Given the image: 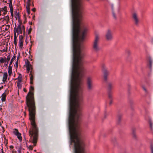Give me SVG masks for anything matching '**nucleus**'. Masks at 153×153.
Instances as JSON below:
<instances>
[{
	"label": "nucleus",
	"mask_w": 153,
	"mask_h": 153,
	"mask_svg": "<svg viewBox=\"0 0 153 153\" xmlns=\"http://www.w3.org/2000/svg\"><path fill=\"white\" fill-rule=\"evenodd\" d=\"M1 105H0V110H1Z\"/></svg>",
	"instance_id": "38"
},
{
	"label": "nucleus",
	"mask_w": 153,
	"mask_h": 153,
	"mask_svg": "<svg viewBox=\"0 0 153 153\" xmlns=\"http://www.w3.org/2000/svg\"><path fill=\"white\" fill-rule=\"evenodd\" d=\"M23 37L22 36H20L19 37V48H22L23 46Z\"/></svg>",
	"instance_id": "13"
},
{
	"label": "nucleus",
	"mask_w": 153,
	"mask_h": 153,
	"mask_svg": "<svg viewBox=\"0 0 153 153\" xmlns=\"http://www.w3.org/2000/svg\"><path fill=\"white\" fill-rule=\"evenodd\" d=\"M30 0H28L26 6V11L28 15L30 14Z\"/></svg>",
	"instance_id": "16"
},
{
	"label": "nucleus",
	"mask_w": 153,
	"mask_h": 153,
	"mask_svg": "<svg viewBox=\"0 0 153 153\" xmlns=\"http://www.w3.org/2000/svg\"><path fill=\"white\" fill-rule=\"evenodd\" d=\"M19 56L17 57V61H18V60H19Z\"/></svg>",
	"instance_id": "34"
},
{
	"label": "nucleus",
	"mask_w": 153,
	"mask_h": 153,
	"mask_svg": "<svg viewBox=\"0 0 153 153\" xmlns=\"http://www.w3.org/2000/svg\"><path fill=\"white\" fill-rule=\"evenodd\" d=\"M32 11L35 12V8H33V9H32Z\"/></svg>",
	"instance_id": "33"
},
{
	"label": "nucleus",
	"mask_w": 153,
	"mask_h": 153,
	"mask_svg": "<svg viewBox=\"0 0 153 153\" xmlns=\"http://www.w3.org/2000/svg\"><path fill=\"white\" fill-rule=\"evenodd\" d=\"M108 97L110 98H111L112 97V96L111 94H109L108 95Z\"/></svg>",
	"instance_id": "35"
},
{
	"label": "nucleus",
	"mask_w": 153,
	"mask_h": 153,
	"mask_svg": "<svg viewBox=\"0 0 153 153\" xmlns=\"http://www.w3.org/2000/svg\"><path fill=\"white\" fill-rule=\"evenodd\" d=\"M146 119L147 120H148L149 121V124L150 126L151 129H152L153 128V123H152V120L151 119L150 117H148V119L147 118H146Z\"/></svg>",
	"instance_id": "18"
},
{
	"label": "nucleus",
	"mask_w": 153,
	"mask_h": 153,
	"mask_svg": "<svg viewBox=\"0 0 153 153\" xmlns=\"http://www.w3.org/2000/svg\"><path fill=\"white\" fill-rule=\"evenodd\" d=\"M132 16L134 24L136 25H138L140 22V19L137 13L134 12L132 13Z\"/></svg>",
	"instance_id": "8"
},
{
	"label": "nucleus",
	"mask_w": 153,
	"mask_h": 153,
	"mask_svg": "<svg viewBox=\"0 0 153 153\" xmlns=\"http://www.w3.org/2000/svg\"><path fill=\"white\" fill-rule=\"evenodd\" d=\"M2 153H4L3 152V149H2Z\"/></svg>",
	"instance_id": "40"
},
{
	"label": "nucleus",
	"mask_w": 153,
	"mask_h": 153,
	"mask_svg": "<svg viewBox=\"0 0 153 153\" xmlns=\"http://www.w3.org/2000/svg\"><path fill=\"white\" fill-rule=\"evenodd\" d=\"M8 74L9 76L11 75L12 73V67L10 65H9L8 67Z\"/></svg>",
	"instance_id": "21"
},
{
	"label": "nucleus",
	"mask_w": 153,
	"mask_h": 153,
	"mask_svg": "<svg viewBox=\"0 0 153 153\" xmlns=\"http://www.w3.org/2000/svg\"><path fill=\"white\" fill-rule=\"evenodd\" d=\"M105 38L107 41H111L113 40V38L112 31L111 30L108 29L107 30L105 34Z\"/></svg>",
	"instance_id": "7"
},
{
	"label": "nucleus",
	"mask_w": 153,
	"mask_h": 153,
	"mask_svg": "<svg viewBox=\"0 0 153 153\" xmlns=\"http://www.w3.org/2000/svg\"><path fill=\"white\" fill-rule=\"evenodd\" d=\"M26 102L27 106L29 108V118L32 126L29 132L30 140L35 146L37 139L38 130L35 122V107L32 92H29L28 93L26 97Z\"/></svg>",
	"instance_id": "3"
},
{
	"label": "nucleus",
	"mask_w": 153,
	"mask_h": 153,
	"mask_svg": "<svg viewBox=\"0 0 153 153\" xmlns=\"http://www.w3.org/2000/svg\"><path fill=\"white\" fill-rule=\"evenodd\" d=\"M152 61L151 60H149V64L150 65V66L151 67L152 66Z\"/></svg>",
	"instance_id": "28"
},
{
	"label": "nucleus",
	"mask_w": 153,
	"mask_h": 153,
	"mask_svg": "<svg viewBox=\"0 0 153 153\" xmlns=\"http://www.w3.org/2000/svg\"><path fill=\"white\" fill-rule=\"evenodd\" d=\"M22 75L21 74H19V76L17 78L18 82H21L22 79Z\"/></svg>",
	"instance_id": "23"
},
{
	"label": "nucleus",
	"mask_w": 153,
	"mask_h": 153,
	"mask_svg": "<svg viewBox=\"0 0 153 153\" xmlns=\"http://www.w3.org/2000/svg\"><path fill=\"white\" fill-rule=\"evenodd\" d=\"M33 89H34L33 87V86H31L30 87V90H33Z\"/></svg>",
	"instance_id": "32"
},
{
	"label": "nucleus",
	"mask_w": 153,
	"mask_h": 153,
	"mask_svg": "<svg viewBox=\"0 0 153 153\" xmlns=\"http://www.w3.org/2000/svg\"><path fill=\"white\" fill-rule=\"evenodd\" d=\"M30 83L31 84H33V72H32V71H30Z\"/></svg>",
	"instance_id": "20"
},
{
	"label": "nucleus",
	"mask_w": 153,
	"mask_h": 153,
	"mask_svg": "<svg viewBox=\"0 0 153 153\" xmlns=\"http://www.w3.org/2000/svg\"><path fill=\"white\" fill-rule=\"evenodd\" d=\"M1 10V12L2 13H3V15H4L7 12V7L5 6L3 8H0Z\"/></svg>",
	"instance_id": "17"
},
{
	"label": "nucleus",
	"mask_w": 153,
	"mask_h": 153,
	"mask_svg": "<svg viewBox=\"0 0 153 153\" xmlns=\"http://www.w3.org/2000/svg\"><path fill=\"white\" fill-rule=\"evenodd\" d=\"M16 68L18 67V61H17L15 62V66Z\"/></svg>",
	"instance_id": "29"
},
{
	"label": "nucleus",
	"mask_w": 153,
	"mask_h": 153,
	"mask_svg": "<svg viewBox=\"0 0 153 153\" xmlns=\"http://www.w3.org/2000/svg\"><path fill=\"white\" fill-rule=\"evenodd\" d=\"M73 10V68L71 83V92H81L80 84L82 77V58L80 54L81 44L85 39L88 28L85 26L80 27L82 17L81 0H72Z\"/></svg>",
	"instance_id": "2"
},
{
	"label": "nucleus",
	"mask_w": 153,
	"mask_h": 153,
	"mask_svg": "<svg viewBox=\"0 0 153 153\" xmlns=\"http://www.w3.org/2000/svg\"><path fill=\"white\" fill-rule=\"evenodd\" d=\"M73 10V68L71 83V92H81L80 84L82 77V58L80 54L81 44L85 39L88 28L85 26L80 27L82 17L81 0H72Z\"/></svg>",
	"instance_id": "1"
},
{
	"label": "nucleus",
	"mask_w": 153,
	"mask_h": 153,
	"mask_svg": "<svg viewBox=\"0 0 153 153\" xmlns=\"http://www.w3.org/2000/svg\"><path fill=\"white\" fill-rule=\"evenodd\" d=\"M17 35L15 34H14V44L15 46H16L17 44Z\"/></svg>",
	"instance_id": "22"
},
{
	"label": "nucleus",
	"mask_w": 153,
	"mask_h": 153,
	"mask_svg": "<svg viewBox=\"0 0 153 153\" xmlns=\"http://www.w3.org/2000/svg\"><path fill=\"white\" fill-rule=\"evenodd\" d=\"M28 16L30 18V17L29 16Z\"/></svg>",
	"instance_id": "42"
},
{
	"label": "nucleus",
	"mask_w": 153,
	"mask_h": 153,
	"mask_svg": "<svg viewBox=\"0 0 153 153\" xmlns=\"http://www.w3.org/2000/svg\"><path fill=\"white\" fill-rule=\"evenodd\" d=\"M9 4V6L11 14L12 17L13 16V6L12 3V0H9L8 3Z\"/></svg>",
	"instance_id": "14"
},
{
	"label": "nucleus",
	"mask_w": 153,
	"mask_h": 153,
	"mask_svg": "<svg viewBox=\"0 0 153 153\" xmlns=\"http://www.w3.org/2000/svg\"><path fill=\"white\" fill-rule=\"evenodd\" d=\"M2 97L1 100L3 101H4L5 100V95L4 93L2 95Z\"/></svg>",
	"instance_id": "27"
},
{
	"label": "nucleus",
	"mask_w": 153,
	"mask_h": 153,
	"mask_svg": "<svg viewBox=\"0 0 153 153\" xmlns=\"http://www.w3.org/2000/svg\"><path fill=\"white\" fill-rule=\"evenodd\" d=\"M128 53H130V52L129 51H128Z\"/></svg>",
	"instance_id": "41"
},
{
	"label": "nucleus",
	"mask_w": 153,
	"mask_h": 153,
	"mask_svg": "<svg viewBox=\"0 0 153 153\" xmlns=\"http://www.w3.org/2000/svg\"><path fill=\"white\" fill-rule=\"evenodd\" d=\"M17 85L19 89H21L22 87V84H21V82H17Z\"/></svg>",
	"instance_id": "26"
},
{
	"label": "nucleus",
	"mask_w": 153,
	"mask_h": 153,
	"mask_svg": "<svg viewBox=\"0 0 153 153\" xmlns=\"http://www.w3.org/2000/svg\"><path fill=\"white\" fill-rule=\"evenodd\" d=\"M13 134L16 136L20 141L21 142L22 140V137L21 134L19 133L18 129H14L13 131Z\"/></svg>",
	"instance_id": "11"
},
{
	"label": "nucleus",
	"mask_w": 153,
	"mask_h": 153,
	"mask_svg": "<svg viewBox=\"0 0 153 153\" xmlns=\"http://www.w3.org/2000/svg\"><path fill=\"white\" fill-rule=\"evenodd\" d=\"M86 83L87 90L89 91H91L93 87L92 77H88L86 79Z\"/></svg>",
	"instance_id": "6"
},
{
	"label": "nucleus",
	"mask_w": 153,
	"mask_h": 153,
	"mask_svg": "<svg viewBox=\"0 0 153 153\" xmlns=\"http://www.w3.org/2000/svg\"><path fill=\"white\" fill-rule=\"evenodd\" d=\"M16 58V56H13V58L11 59L9 65L10 66V65L12 64L13 61L15 60Z\"/></svg>",
	"instance_id": "24"
},
{
	"label": "nucleus",
	"mask_w": 153,
	"mask_h": 153,
	"mask_svg": "<svg viewBox=\"0 0 153 153\" xmlns=\"http://www.w3.org/2000/svg\"><path fill=\"white\" fill-rule=\"evenodd\" d=\"M0 153H1V152H0Z\"/></svg>",
	"instance_id": "44"
},
{
	"label": "nucleus",
	"mask_w": 153,
	"mask_h": 153,
	"mask_svg": "<svg viewBox=\"0 0 153 153\" xmlns=\"http://www.w3.org/2000/svg\"><path fill=\"white\" fill-rule=\"evenodd\" d=\"M24 91H25V92H26V90H25V88H24Z\"/></svg>",
	"instance_id": "39"
},
{
	"label": "nucleus",
	"mask_w": 153,
	"mask_h": 153,
	"mask_svg": "<svg viewBox=\"0 0 153 153\" xmlns=\"http://www.w3.org/2000/svg\"><path fill=\"white\" fill-rule=\"evenodd\" d=\"M151 151L152 153H153V147H151Z\"/></svg>",
	"instance_id": "31"
},
{
	"label": "nucleus",
	"mask_w": 153,
	"mask_h": 153,
	"mask_svg": "<svg viewBox=\"0 0 153 153\" xmlns=\"http://www.w3.org/2000/svg\"><path fill=\"white\" fill-rule=\"evenodd\" d=\"M14 30V34H16L17 33L18 35L22 33V30H25L24 27L22 25H19L18 26L16 29L15 28Z\"/></svg>",
	"instance_id": "9"
},
{
	"label": "nucleus",
	"mask_w": 153,
	"mask_h": 153,
	"mask_svg": "<svg viewBox=\"0 0 153 153\" xmlns=\"http://www.w3.org/2000/svg\"><path fill=\"white\" fill-rule=\"evenodd\" d=\"M25 66L27 69V73H29L31 71L33 72V67L32 65L30 64V62L28 60H27L25 61Z\"/></svg>",
	"instance_id": "10"
},
{
	"label": "nucleus",
	"mask_w": 153,
	"mask_h": 153,
	"mask_svg": "<svg viewBox=\"0 0 153 153\" xmlns=\"http://www.w3.org/2000/svg\"><path fill=\"white\" fill-rule=\"evenodd\" d=\"M143 90L146 92L147 91V90L146 89V88L144 87H143Z\"/></svg>",
	"instance_id": "30"
},
{
	"label": "nucleus",
	"mask_w": 153,
	"mask_h": 153,
	"mask_svg": "<svg viewBox=\"0 0 153 153\" xmlns=\"http://www.w3.org/2000/svg\"><path fill=\"white\" fill-rule=\"evenodd\" d=\"M19 153H20V152H19Z\"/></svg>",
	"instance_id": "43"
},
{
	"label": "nucleus",
	"mask_w": 153,
	"mask_h": 153,
	"mask_svg": "<svg viewBox=\"0 0 153 153\" xmlns=\"http://www.w3.org/2000/svg\"><path fill=\"white\" fill-rule=\"evenodd\" d=\"M102 71L104 74V79L105 80H106L107 78L106 75L108 74L109 72L107 71L106 68L105 67H103L102 69Z\"/></svg>",
	"instance_id": "15"
},
{
	"label": "nucleus",
	"mask_w": 153,
	"mask_h": 153,
	"mask_svg": "<svg viewBox=\"0 0 153 153\" xmlns=\"http://www.w3.org/2000/svg\"><path fill=\"white\" fill-rule=\"evenodd\" d=\"M2 15V12L1 11V10H0V15Z\"/></svg>",
	"instance_id": "37"
},
{
	"label": "nucleus",
	"mask_w": 153,
	"mask_h": 153,
	"mask_svg": "<svg viewBox=\"0 0 153 153\" xmlns=\"http://www.w3.org/2000/svg\"><path fill=\"white\" fill-rule=\"evenodd\" d=\"M7 76L8 75L7 73V72L4 73L2 79V81L4 83L7 79Z\"/></svg>",
	"instance_id": "19"
},
{
	"label": "nucleus",
	"mask_w": 153,
	"mask_h": 153,
	"mask_svg": "<svg viewBox=\"0 0 153 153\" xmlns=\"http://www.w3.org/2000/svg\"><path fill=\"white\" fill-rule=\"evenodd\" d=\"M99 37L97 36H96L94 42L93 44V49L96 52H98L100 50V48L99 46Z\"/></svg>",
	"instance_id": "5"
},
{
	"label": "nucleus",
	"mask_w": 153,
	"mask_h": 153,
	"mask_svg": "<svg viewBox=\"0 0 153 153\" xmlns=\"http://www.w3.org/2000/svg\"><path fill=\"white\" fill-rule=\"evenodd\" d=\"M111 11L113 16L114 19H116L117 16L115 12L119 14L120 12V8L119 5L117 6L114 7L113 4H112L111 5Z\"/></svg>",
	"instance_id": "4"
},
{
	"label": "nucleus",
	"mask_w": 153,
	"mask_h": 153,
	"mask_svg": "<svg viewBox=\"0 0 153 153\" xmlns=\"http://www.w3.org/2000/svg\"><path fill=\"white\" fill-rule=\"evenodd\" d=\"M15 17L16 20L19 19V12H17V11L16 12Z\"/></svg>",
	"instance_id": "25"
},
{
	"label": "nucleus",
	"mask_w": 153,
	"mask_h": 153,
	"mask_svg": "<svg viewBox=\"0 0 153 153\" xmlns=\"http://www.w3.org/2000/svg\"><path fill=\"white\" fill-rule=\"evenodd\" d=\"M10 59V58L7 56V58H0V62L1 63H5V65L7 66L9 61Z\"/></svg>",
	"instance_id": "12"
},
{
	"label": "nucleus",
	"mask_w": 153,
	"mask_h": 153,
	"mask_svg": "<svg viewBox=\"0 0 153 153\" xmlns=\"http://www.w3.org/2000/svg\"><path fill=\"white\" fill-rule=\"evenodd\" d=\"M112 103V100H111L110 102H109V103L110 104H111Z\"/></svg>",
	"instance_id": "36"
}]
</instances>
